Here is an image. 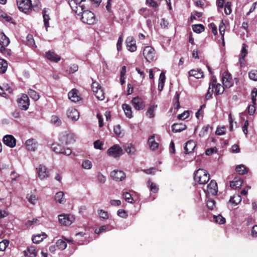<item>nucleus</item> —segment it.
<instances>
[{
	"instance_id": "obj_11",
	"label": "nucleus",
	"mask_w": 257,
	"mask_h": 257,
	"mask_svg": "<svg viewBox=\"0 0 257 257\" xmlns=\"http://www.w3.org/2000/svg\"><path fill=\"white\" fill-rule=\"evenodd\" d=\"M222 81L224 87L226 88H230L233 85L231 75L228 72L223 73L222 77Z\"/></svg>"
},
{
	"instance_id": "obj_33",
	"label": "nucleus",
	"mask_w": 257,
	"mask_h": 257,
	"mask_svg": "<svg viewBox=\"0 0 257 257\" xmlns=\"http://www.w3.org/2000/svg\"><path fill=\"white\" fill-rule=\"evenodd\" d=\"M122 107L123 109L125 115L128 118H131L132 117L131 107L128 104H123L122 105Z\"/></svg>"
},
{
	"instance_id": "obj_17",
	"label": "nucleus",
	"mask_w": 257,
	"mask_h": 257,
	"mask_svg": "<svg viewBox=\"0 0 257 257\" xmlns=\"http://www.w3.org/2000/svg\"><path fill=\"white\" fill-rule=\"evenodd\" d=\"M67 115L68 118L73 121H76L79 118L78 111L74 108H69L67 111Z\"/></svg>"
},
{
	"instance_id": "obj_58",
	"label": "nucleus",
	"mask_w": 257,
	"mask_h": 257,
	"mask_svg": "<svg viewBox=\"0 0 257 257\" xmlns=\"http://www.w3.org/2000/svg\"><path fill=\"white\" fill-rule=\"evenodd\" d=\"M0 17H2L3 20L5 22H11L12 23H13L12 22V18L3 12L0 13Z\"/></svg>"
},
{
	"instance_id": "obj_23",
	"label": "nucleus",
	"mask_w": 257,
	"mask_h": 257,
	"mask_svg": "<svg viewBox=\"0 0 257 257\" xmlns=\"http://www.w3.org/2000/svg\"><path fill=\"white\" fill-rule=\"evenodd\" d=\"M25 256H29V257H36L37 255V251L34 246H28L27 250L24 251Z\"/></svg>"
},
{
	"instance_id": "obj_55",
	"label": "nucleus",
	"mask_w": 257,
	"mask_h": 257,
	"mask_svg": "<svg viewBox=\"0 0 257 257\" xmlns=\"http://www.w3.org/2000/svg\"><path fill=\"white\" fill-rule=\"evenodd\" d=\"M27 198L28 199L29 202L32 204H35L37 203L38 200V198L35 195H28Z\"/></svg>"
},
{
	"instance_id": "obj_24",
	"label": "nucleus",
	"mask_w": 257,
	"mask_h": 257,
	"mask_svg": "<svg viewBox=\"0 0 257 257\" xmlns=\"http://www.w3.org/2000/svg\"><path fill=\"white\" fill-rule=\"evenodd\" d=\"M172 132L174 133H179L185 130L186 128V125L183 123H174L172 127Z\"/></svg>"
},
{
	"instance_id": "obj_40",
	"label": "nucleus",
	"mask_w": 257,
	"mask_h": 257,
	"mask_svg": "<svg viewBox=\"0 0 257 257\" xmlns=\"http://www.w3.org/2000/svg\"><path fill=\"white\" fill-rule=\"evenodd\" d=\"M10 43L9 39L4 34H3L0 41V44L3 46V47H7Z\"/></svg>"
},
{
	"instance_id": "obj_34",
	"label": "nucleus",
	"mask_w": 257,
	"mask_h": 257,
	"mask_svg": "<svg viewBox=\"0 0 257 257\" xmlns=\"http://www.w3.org/2000/svg\"><path fill=\"white\" fill-rule=\"evenodd\" d=\"M241 180H233L230 182V186L232 189L239 188L242 184Z\"/></svg>"
},
{
	"instance_id": "obj_45",
	"label": "nucleus",
	"mask_w": 257,
	"mask_h": 257,
	"mask_svg": "<svg viewBox=\"0 0 257 257\" xmlns=\"http://www.w3.org/2000/svg\"><path fill=\"white\" fill-rule=\"evenodd\" d=\"M213 220L220 224H224L225 222V219L221 215H214Z\"/></svg>"
},
{
	"instance_id": "obj_47",
	"label": "nucleus",
	"mask_w": 257,
	"mask_h": 257,
	"mask_svg": "<svg viewBox=\"0 0 257 257\" xmlns=\"http://www.w3.org/2000/svg\"><path fill=\"white\" fill-rule=\"evenodd\" d=\"M33 4V10L39 11L41 9V5L39 0H30Z\"/></svg>"
},
{
	"instance_id": "obj_46",
	"label": "nucleus",
	"mask_w": 257,
	"mask_h": 257,
	"mask_svg": "<svg viewBox=\"0 0 257 257\" xmlns=\"http://www.w3.org/2000/svg\"><path fill=\"white\" fill-rule=\"evenodd\" d=\"M57 247L62 250L65 249L67 247V244L65 241L62 239H58L56 242Z\"/></svg>"
},
{
	"instance_id": "obj_12",
	"label": "nucleus",
	"mask_w": 257,
	"mask_h": 257,
	"mask_svg": "<svg viewBox=\"0 0 257 257\" xmlns=\"http://www.w3.org/2000/svg\"><path fill=\"white\" fill-rule=\"evenodd\" d=\"M36 170L38 174V177L41 180H44L49 177V172L45 166L39 165L36 168Z\"/></svg>"
},
{
	"instance_id": "obj_2",
	"label": "nucleus",
	"mask_w": 257,
	"mask_h": 257,
	"mask_svg": "<svg viewBox=\"0 0 257 257\" xmlns=\"http://www.w3.org/2000/svg\"><path fill=\"white\" fill-rule=\"evenodd\" d=\"M17 4L21 12L28 14L33 10V4L30 0H17Z\"/></svg>"
},
{
	"instance_id": "obj_19",
	"label": "nucleus",
	"mask_w": 257,
	"mask_h": 257,
	"mask_svg": "<svg viewBox=\"0 0 257 257\" xmlns=\"http://www.w3.org/2000/svg\"><path fill=\"white\" fill-rule=\"evenodd\" d=\"M27 149L30 151H35L37 148L38 144L35 140L29 139L25 143Z\"/></svg>"
},
{
	"instance_id": "obj_29",
	"label": "nucleus",
	"mask_w": 257,
	"mask_h": 257,
	"mask_svg": "<svg viewBox=\"0 0 257 257\" xmlns=\"http://www.w3.org/2000/svg\"><path fill=\"white\" fill-rule=\"evenodd\" d=\"M241 201V198L240 195L235 194L230 197L229 202L234 206L238 204Z\"/></svg>"
},
{
	"instance_id": "obj_62",
	"label": "nucleus",
	"mask_w": 257,
	"mask_h": 257,
	"mask_svg": "<svg viewBox=\"0 0 257 257\" xmlns=\"http://www.w3.org/2000/svg\"><path fill=\"white\" fill-rule=\"evenodd\" d=\"M97 180L100 183L104 184L106 181V177L101 173L99 172L97 175Z\"/></svg>"
},
{
	"instance_id": "obj_44",
	"label": "nucleus",
	"mask_w": 257,
	"mask_h": 257,
	"mask_svg": "<svg viewBox=\"0 0 257 257\" xmlns=\"http://www.w3.org/2000/svg\"><path fill=\"white\" fill-rule=\"evenodd\" d=\"M148 186H149L150 190L154 192L157 193L159 190V188L157 185L153 183L150 180H149L148 181Z\"/></svg>"
},
{
	"instance_id": "obj_8",
	"label": "nucleus",
	"mask_w": 257,
	"mask_h": 257,
	"mask_svg": "<svg viewBox=\"0 0 257 257\" xmlns=\"http://www.w3.org/2000/svg\"><path fill=\"white\" fill-rule=\"evenodd\" d=\"M52 149L56 153L61 154L66 156H69L72 153V150L70 148H65L58 144H53Z\"/></svg>"
},
{
	"instance_id": "obj_15",
	"label": "nucleus",
	"mask_w": 257,
	"mask_h": 257,
	"mask_svg": "<svg viewBox=\"0 0 257 257\" xmlns=\"http://www.w3.org/2000/svg\"><path fill=\"white\" fill-rule=\"evenodd\" d=\"M3 143L6 146L13 148L16 146V139L12 135H7L4 137Z\"/></svg>"
},
{
	"instance_id": "obj_21",
	"label": "nucleus",
	"mask_w": 257,
	"mask_h": 257,
	"mask_svg": "<svg viewBox=\"0 0 257 257\" xmlns=\"http://www.w3.org/2000/svg\"><path fill=\"white\" fill-rule=\"evenodd\" d=\"M68 97L72 101L76 102H78L80 98L78 94V91L76 89H73L68 94Z\"/></svg>"
},
{
	"instance_id": "obj_4",
	"label": "nucleus",
	"mask_w": 257,
	"mask_h": 257,
	"mask_svg": "<svg viewBox=\"0 0 257 257\" xmlns=\"http://www.w3.org/2000/svg\"><path fill=\"white\" fill-rule=\"evenodd\" d=\"M91 87L94 94L98 100H102L104 99V93L101 86L98 82L96 81L93 82Z\"/></svg>"
},
{
	"instance_id": "obj_39",
	"label": "nucleus",
	"mask_w": 257,
	"mask_h": 257,
	"mask_svg": "<svg viewBox=\"0 0 257 257\" xmlns=\"http://www.w3.org/2000/svg\"><path fill=\"white\" fill-rule=\"evenodd\" d=\"M46 11L45 9L43 11V17L44 19V26L46 28V31H48V28L49 27V21L50 20V18L48 15H47L46 13Z\"/></svg>"
},
{
	"instance_id": "obj_59",
	"label": "nucleus",
	"mask_w": 257,
	"mask_h": 257,
	"mask_svg": "<svg viewBox=\"0 0 257 257\" xmlns=\"http://www.w3.org/2000/svg\"><path fill=\"white\" fill-rule=\"evenodd\" d=\"M231 12V3L227 2L224 6V13L226 15H229Z\"/></svg>"
},
{
	"instance_id": "obj_31",
	"label": "nucleus",
	"mask_w": 257,
	"mask_h": 257,
	"mask_svg": "<svg viewBox=\"0 0 257 257\" xmlns=\"http://www.w3.org/2000/svg\"><path fill=\"white\" fill-rule=\"evenodd\" d=\"M248 168H246L244 165H238L235 167V171L239 175H244L247 173Z\"/></svg>"
},
{
	"instance_id": "obj_60",
	"label": "nucleus",
	"mask_w": 257,
	"mask_h": 257,
	"mask_svg": "<svg viewBox=\"0 0 257 257\" xmlns=\"http://www.w3.org/2000/svg\"><path fill=\"white\" fill-rule=\"evenodd\" d=\"M189 112L188 110L184 111L183 113L179 114L177 116L179 119H185L189 117Z\"/></svg>"
},
{
	"instance_id": "obj_1",
	"label": "nucleus",
	"mask_w": 257,
	"mask_h": 257,
	"mask_svg": "<svg viewBox=\"0 0 257 257\" xmlns=\"http://www.w3.org/2000/svg\"><path fill=\"white\" fill-rule=\"evenodd\" d=\"M194 174V181L199 184H205L210 179L209 173L202 169H199Z\"/></svg>"
},
{
	"instance_id": "obj_25",
	"label": "nucleus",
	"mask_w": 257,
	"mask_h": 257,
	"mask_svg": "<svg viewBox=\"0 0 257 257\" xmlns=\"http://www.w3.org/2000/svg\"><path fill=\"white\" fill-rule=\"evenodd\" d=\"M125 151L130 155H134L136 152V147L132 144H126L124 146Z\"/></svg>"
},
{
	"instance_id": "obj_13",
	"label": "nucleus",
	"mask_w": 257,
	"mask_h": 257,
	"mask_svg": "<svg viewBox=\"0 0 257 257\" xmlns=\"http://www.w3.org/2000/svg\"><path fill=\"white\" fill-rule=\"evenodd\" d=\"M127 49L131 52H134L137 50V46L136 41L132 36L127 37L125 41Z\"/></svg>"
},
{
	"instance_id": "obj_64",
	"label": "nucleus",
	"mask_w": 257,
	"mask_h": 257,
	"mask_svg": "<svg viewBox=\"0 0 257 257\" xmlns=\"http://www.w3.org/2000/svg\"><path fill=\"white\" fill-rule=\"evenodd\" d=\"M225 133V127L224 126L218 127L216 131V135L221 136L224 135Z\"/></svg>"
},
{
	"instance_id": "obj_63",
	"label": "nucleus",
	"mask_w": 257,
	"mask_h": 257,
	"mask_svg": "<svg viewBox=\"0 0 257 257\" xmlns=\"http://www.w3.org/2000/svg\"><path fill=\"white\" fill-rule=\"evenodd\" d=\"M206 205L208 208L213 210L215 206V201L213 200H208Z\"/></svg>"
},
{
	"instance_id": "obj_7",
	"label": "nucleus",
	"mask_w": 257,
	"mask_h": 257,
	"mask_svg": "<svg viewBox=\"0 0 257 257\" xmlns=\"http://www.w3.org/2000/svg\"><path fill=\"white\" fill-rule=\"evenodd\" d=\"M81 21L88 25H92L95 22L94 14L91 11H84L82 14Z\"/></svg>"
},
{
	"instance_id": "obj_5",
	"label": "nucleus",
	"mask_w": 257,
	"mask_h": 257,
	"mask_svg": "<svg viewBox=\"0 0 257 257\" xmlns=\"http://www.w3.org/2000/svg\"><path fill=\"white\" fill-rule=\"evenodd\" d=\"M19 108L21 110H27L30 105L29 99L27 95L22 94L17 99Z\"/></svg>"
},
{
	"instance_id": "obj_30",
	"label": "nucleus",
	"mask_w": 257,
	"mask_h": 257,
	"mask_svg": "<svg viewBox=\"0 0 257 257\" xmlns=\"http://www.w3.org/2000/svg\"><path fill=\"white\" fill-rule=\"evenodd\" d=\"M5 91L11 93L12 89L8 85H3V86L0 85V95L4 97H6L7 96Z\"/></svg>"
},
{
	"instance_id": "obj_6",
	"label": "nucleus",
	"mask_w": 257,
	"mask_h": 257,
	"mask_svg": "<svg viewBox=\"0 0 257 257\" xmlns=\"http://www.w3.org/2000/svg\"><path fill=\"white\" fill-rule=\"evenodd\" d=\"M155 51L151 46H146L144 48L143 56L148 62L153 61L155 59Z\"/></svg>"
},
{
	"instance_id": "obj_52",
	"label": "nucleus",
	"mask_w": 257,
	"mask_h": 257,
	"mask_svg": "<svg viewBox=\"0 0 257 257\" xmlns=\"http://www.w3.org/2000/svg\"><path fill=\"white\" fill-rule=\"evenodd\" d=\"M98 213L100 217L106 219L109 217L107 211H105L104 210L100 209L98 210Z\"/></svg>"
},
{
	"instance_id": "obj_51",
	"label": "nucleus",
	"mask_w": 257,
	"mask_h": 257,
	"mask_svg": "<svg viewBox=\"0 0 257 257\" xmlns=\"http://www.w3.org/2000/svg\"><path fill=\"white\" fill-rule=\"evenodd\" d=\"M247 47V46L246 44H245L244 43H243L242 45L241 53L239 55V56H241V58H244L246 56V55H247V54L248 53L247 50L246 49Z\"/></svg>"
},
{
	"instance_id": "obj_16",
	"label": "nucleus",
	"mask_w": 257,
	"mask_h": 257,
	"mask_svg": "<svg viewBox=\"0 0 257 257\" xmlns=\"http://www.w3.org/2000/svg\"><path fill=\"white\" fill-rule=\"evenodd\" d=\"M110 176L113 180L120 181L125 178V173L120 170H114L110 173Z\"/></svg>"
},
{
	"instance_id": "obj_14",
	"label": "nucleus",
	"mask_w": 257,
	"mask_h": 257,
	"mask_svg": "<svg viewBox=\"0 0 257 257\" xmlns=\"http://www.w3.org/2000/svg\"><path fill=\"white\" fill-rule=\"evenodd\" d=\"M218 191L217 185L216 181L212 180L207 186L206 193L212 195H215Z\"/></svg>"
},
{
	"instance_id": "obj_18",
	"label": "nucleus",
	"mask_w": 257,
	"mask_h": 257,
	"mask_svg": "<svg viewBox=\"0 0 257 257\" xmlns=\"http://www.w3.org/2000/svg\"><path fill=\"white\" fill-rule=\"evenodd\" d=\"M133 105L137 110H142L145 107L144 101L139 97H135L132 100Z\"/></svg>"
},
{
	"instance_id": "obj_56",
	"label": "nucleus",
	"mask_w": 257,
	"mask_h": 257,
	"mask_svg": "<svg viewBox=\"0 0 257 257\" xmlns=\"http://www.w3.org/2000/svg\"><path fill=\"white\" fill-rule=\"evenodd\" d=\"M117 215L123 218H126L128 216L127 212L124 209L118 210L117 211Z\"/></svg>"
},
{
	"instance_id": "obj_37",
	"label": "nucleus",
	"mask_w": 257,
	"mask_h": 257,
	"mask_svg": "<svg viewBox=\"0 0 257 257\" xmlns=\"http://www.w3.org/2000/svg\"><path fill=\"white\" fill-rule=\"evenodd\" d=\"M8 68L7 62L4 60L0 59V73H4L7 71Z\"/></svg>"
},
{
	"instance_id": "obj_20",
	"label": "nucleus",
	"mask_w": 257,
	"mask_h": 257,
	"mask_svg": "<svg viewBox=\"0 0 257 257\" xmlns=\"http://www.w3.org/2000/svg\"><path fill=\"white\" fill-rule=\"evenodd\" d=\"M196 143L192 140L188 141L184 147V151L186 154L193 152L196 147Z\"/></svg>"
},
{
	"instance_id": "obj_22",
	"label": "nucleus",
	"mask_w": 257,
	"mask_h": 257,
	"mask_svg": "<svg viewBox=\"0 0 257 257\" xmlns=\"http://www.w3.org/2000/svg\"><path fill=\"white\" fill-rule=\"evenodd\" d=\"M46 57L50 61H53L54 62H57L61 59V58L60 56L57 55L54 52H52L50 51L46 52Z\"/></svg>"
},
{
	"instance_id": "obj_28",
	"label": "nucleus",
	"mask_w": 257,
	"mask_h": 257,
	"mask_svg": "<svg viewBox=\"0 0 257 257\" xmlns=\"http://www.w3.org/2000/svg\"><path fill=\"white\" fill-rule=\"evenodd\" d=\"M190 76H193L197 79H199L203 76V72L200 69L191 70L189 72Z\"/></svg>"
},
{
	"instance_id": "obj_61",
	"label": "nucleus",
	"mask_w": 257,
	"mask_h": 257,
	"mask_svg": "<svg viewBox=\"0 0 257 257\" xmlns=\"http://www.w3.org/2000/svg\"><path fill=\"white\" fill-rule=\"evenodd\" d=\"M251 95L252 102L253 104H255L256 100V97L257 96V89L256 88H253V89L251 91Z\"/></svg>"
},
{
	"instance_id": "obj_43",
	"label": "nucleus",
	"mask_w": 257,
	"mask_h": 257,
	"mask_svg": "<svg viewBox=\"0 0 257 257\" xmlns=\"http://www.w3.org/2000/svg\"><path fill=\"white\" fill-rule=\"evenodd\" d=\"M84 5H81V3H79L78 5L75 6V8L72 10L75 11V13H77V12L79 11L78 15H80V14H82L84 11H86Z\"/></svg>"
},
{
	"instance_id": "obj_49",
	"label": "nucleus",
	"mask_w": 257,
	"mask_h": 257,
	"mask_svg": "<svg viewBox=\"0 0 257 257\" xmlns=\"http://www.w3.org/2000/svg\"><path fill=\"white\" fill-rule=\"evenodd\" d=\"M210 128L211 129V127L209 125H205L204 126L202 130H201V131L199 133V136L200 137H203L205 136H206L207 134V132L209 130V129Z\"/></svg>"
},
{
	"instance_id": "obj_42",
	"label": "nucleus",
	"mask_w": 257,
	"mask_h": 257,
	"mask_svg": "<svg viewBox=\"0 0 257 257\" xmlns=\"http://www.w3.org/2000/svg\"><path fill=\"white\" fill-rule=\"evenodd\" d=\"M51 122L56 126H60L62 123L61 119L57 115H52L51 119Z\"/></svg>"
},
{
	"instance_id": "obj_26",
	"label": "nucleus",
	"mask_w": 257,
	"mask_h": 257,
	"mask_svg": "<svg viewBox=\"0 0 257 257\" xmlns=\"http://www.w3.org/2000/svg\"><path fill=\"white\" fill-rule=\"evenodd\" d=\"M154 139L155 136L152 135L150 136L148 139V144L150 149L152 150H155L158 148L159 146L158 143L155 142Z\"/></svg>"
},
{
	"instance_id": "obj_48",
	"label": "nucleus",
	"mask_w": 257,
	"mask_h": 257,
	"mask_svg": "<svg viewBox=\"0 0 257 257\" xmlns=\"http://www.w3.org/2000/svg\"><path fill=\"white\" fill-rule=\"evenodd\" d=\"M7 47H3V46H0V52L6 56H11L12 55V51L11 49H8Z\"/></svg>"
},
{
	"instance_id": "obj_53",
	"label": "nucleus",
	"mask_w": 257,
	"mask_h": 257,
	"mask_svg": "<svg viewBox=\"0 0 257 257\" xmlns=\"http://www.w3.org/2000/svg\"><path fill=\"white\" fill-rule=\"evenodd\" d=\"M248 76L251 80L257 81V70H252L248 73Z\"/></svg>"
},
{
	"instance_id": "obj_38",
	"label": "nucleus",
	"mask_w": 257,
	"mask_h": 257,
	"mask_svg": "<svg viewBox=\"0 0 257 257\" xmlns=\"http://www.w3.org/2000/svg\"><path fill=\"white\" fill-rule=\"evenodd\" d=\"M157 107V105H156L150 106L146 112L147 115L150 118L153 117L155 116L154 112Z\"/></svg>"
},
{
	"instance_id": "obj_36",
	"label": "nucleus",
	"mask_w": 257,
	"mask_h": 257,
	"mask_svg": "<svg viewBox=\"0 0 257 257\" xmlns=\"http://www.w3.org/2000/svg\"><path fill=\"white\" fill-rule=\"evenodd\" d=\"M28 93L29 95L30 96V97L32 99H33L34 101L38 100L40 98V96L38 94V93L36 91H35V90H33L31 89H29L28 90Z\"/></svg>"
},
{
	"instance_id": "obj_27",
	"label": "nucleus",
	"mask_w": 257,
	"mask_h": 257,
	"mask_svg": "<svg viewBox=\"0 0 257 257\" xmlns=\"http://www.w3.org/2000/svg\"><path fill=\"white\" fill-rule=\"evenodd\" d=\"M55 200L60 204H64L66 202L64 192L62 191L57 192L55 196Z\"/></svg>"
},
{
	"instance_id": "obj_9",
	"label": "nucleus",
	"mask_w": 257,
	"mask_h": 257,
	"mask_svg": "<svg viewBox=\"0 0 257 257\" xmlns=\"http://www.w3.org/2000/svg\"><path fill=\"white\" fill-rule=\"evenodd\" d=\"M108 156L117 158L123 154V150L118 145H114L107 150Z\"/></svg>"
},
{
	"instance_id": "obj_54",
	"label": "nucleus",
	"mask_w": 257,
	"mask_h": 257,
	"mask_svg": "<svg viewBox=\"0 0 257 257\" xmlns=\"http://www.w3.org/2000/svg\"><path fill=\"white\" fill-rule=\"evenodd\" d=\"M123 198L128 202L132 203L133 202V198L131 196V194L126 192L123 193L122 194Z\"/></svg>"
},
{
	"instance_id": "obj_57",
	"label": "nucleus",
	"mask_w": 257,
	"mask_h": 257,
	"mask_svg": "<svg viewBox=\"0 0 257 257\" xmlns=\"http://www.w3.org/2000/svg\"><path fill=\"white\" fill-rule=\"evenodd\" d=\"M9 244V241L6 239H4L0 242V251L5 250L6 247L8 246Z\"/></svg>"
},
{
	"instance_id": "obj_50",
	"label": "nucleus",
	"mask_w": 257,
	"mask_h": 257,
	"mask_svg": "<svg viewBox=\"0 0 257 257\" xmlns=\"http://www.w3.org/2000/svg\"><path fill=\"white\" fill-rule=\"evenodd\" d=\"M82 167L85 169H90L92 167V164L90 161L85 160L82 162Z\"/></svg>"
},
{
	"instance_id": "obj_35",
	"label": "nucleus",
	"mask_w": 257,
	"mask_h": 257,
	"mask_svg": "<svg viewBox=\"0 0 257 257\" xmlns=\"http://www.w3.org/2000/svg\"><path fill=\"white\" fill-rule=\"evenodd\" d=\"M224 86H222L220 84L217 83L215 87H213V89H215L214 92L216 95L221 94L223 93L224 90Z\"/></svg>"
},
{
	"instance_id": "obj_3",
	"label": "nucleus",
	"mask_w": 257,
	"mask_h": 257,
	"mask_svg": "<svg viewBox=\"0 0 257 257\" xmlns=\"http://www.w3.org/2000/svg\"><path fill=\"white\" fill-rule=\"evenodd\" d=\"M59 140L62 144L69 145L75 142V136L71 132H65L60 134Z\"/></svg>"
},
{
	"instance_id": "obj_10",
	"label": "nucleus",
	"mask_w": 257,
	"mask_h": 257,
	"mask_svg": "<svg viewBox=\"0 0 257 257\" xmlns=\"http://www.w3.org/2000/svg\"><path fill=\"white\" fill-rule=\"evenodd\" d=\"M58 217L59 222L65 225H70L75 220V216L71 214H61Z\"/></svg>"
},
{
	"instance_id": "obj_41",
	"label": "nucleus",
	"mask_w": 257,
	"mask_h": 257,
	"mask_svg": "<svg viewBox=\"0 0 257 257\" xmlns=\"http://www.w3.org/2000/svg\"><path fill=\"white\" fill-rule=\"evenodd\" d=\"M193 31L197 33H200L204 31V27L201 24H195L192 26Z\"/></svg>"
},
{
	"instance_id": "obj_32",
	"label": "nucleus",
	"mask_w": 257,
	"mask_h": 257,
	"mask_svg": "<svg viewBox=\"0 0 257 257\" xmlns=\"http://www.w3.org/2000/svg\"><path fill=\"white\" fill-rule=\"evenodd\" d=\"M47 237V234L45 233L42 234H38L36 235H35L32 238V241L34 243H39L41 241H42L44 238H45Z\"/></svg>"
}]
</instances>
